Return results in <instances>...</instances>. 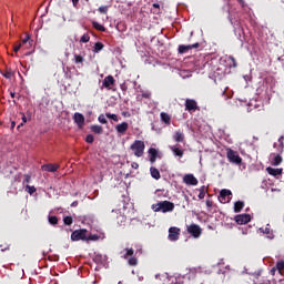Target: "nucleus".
<instances>
[{
	"instance_id": "obj_58",
	"label": "nucleus",
	"mask_w": 284,
	"mask_h": 284,
	"mask_svg": "<svg viewBox=\"0 0 284 284\" xmlns=\"http://www.w3.org/2000/svg\"><path fill=\"white\" fill-rule=\"evenodd\" d=\"M240 3H241V6H244V1L243 0H237Z\"/></svg>"
},
{
	"instance_id": "obj_56",
	"label": "nucleus",
	"mask_w": 284,
	"mask_h": 284,
	"mask_svg": "<svg viewBox=\"0 0 284 284\" xmlns=\"http://www.w3.org/2000/svg\"><path fill=\"white\" fill-rule=\"evenodd\" d=\"M23 125H26L23 122H21L18 126L17 130H21V128H23Z\"/></svg>"
},
{
	"instance_id": "obj_39",
	"label": "nucleus",
	"mask_w": 284,
	"mask_h": 284,
	"mask_svg": "<svg viewBox=\"0 0 284 284\" xmlns=\"http://www.w3.org/2000/svg\"><path fill=\"white\" fill-rule=\"evenodd\" d=\"M106 119H112V121H119V116L116 114L106 113Z\"/></svg>"
},
{
	"instance_id": "obj_23",
	"label": "nucleus",
	"mask_w": 284,
	"mask_h": 284,
	"mask_svg": "<svg viewBox=\"0 0 284 284\" xmlns=\"http://www.w3.org/2000/svg\"><path fill=\"white\" fill-rule=\"evenodd\" d=\"M150 174L152 176V179H155V181H159V179H161V172L159 171V169L151 166L150 168Z\"/></svg>"
},
{
	"instance_id": "obj_14",
	"label": "nucleus",
	"mask_w": 284,
	"mask_h": 284,
	"mask_svg": "<svg viewBox=\"0 0 284 284\" xmlns=\"http://www.w3.org/2000/svg\"><path fill=\"white\" fill-rule=\"evenodd\" d=\"M183 182L185 185H199V180L192 173L185 174Z\"/></svg>"
},
{
	"instance_id": "obj_48",
	"label": "nucleus",
	"mask_w": 284,
	"mask_h": 284,
	"mask_svg": "<svg viewBox=\"0 0 284 284\" xmlns=\"http://www.w3.org/2000/svg\"><path fill=\"white\" fill-rule=\"evenodd\" d=\"M0 247H1V252H6L10 250V244H8L6 247H3V245H0Z\"/></svg>"
},
{
	"instance_id": "obj_57",
	"label": "nucleus",
	"mask_w": 284,
	"mask_h": 284,
	"mask_svg": "<svg viewBox=\"0 0 284 284\" xmlns=\"http://www.w3.org/2000/svg\"><path fill=\"white\" fill-rule=\"evenodd\" d=\"M153 8H161V6L159 3H153Z\"/></svg>"
},
{
	"instance_id": "obj_19",
	"label": "nucleus",
	"mask_w": 284,
	"mask_h": 284,
	"mask_svg": "<svg viewBox=\"0 0 284 284\" xmlns=\"http://www.w3.org/2000/svg\"><path fill=\"white\" fill-rule=\"evenodd\" d=\"M129 128H130V124H128V122H122L115 126V130L119 134H125Z\"/></svg>"
},
{
	"instance_id": "obj_2",
	"label": "nucleus",
	"mask_w": 284,
	"mask_h": 284,
	"mask_svg": "<svg viewBox=\"0 0 284 284\" xmlns=\"http://www.w3.org/2000/svg\"><path fill=\"white\" fill-rule=\"evenodd\" d=\"M130 150H132L134 156L141 159V156L145 154V142H143L142 140H135L131 144Z\"/></svg>"
},
{
	"instance_id": "obj_50",
	"label": "nucleus",
	"mask_w": 284,
	"mask_h": 284,
	"mask_svg": "<svg viewBox=\"0 0 284 284\" xmlns=\"http://www.w3.org/2000/svg\"><path fill=\"white\" fill-rule=\"evenodd\" d=\"M151 94L150 93H142L143 99H150Z\"/></svg>"
},
{
	"instance_id": "obj_46",
	"label": "nucleus",
	"mask_w": 284,
	"mask_h": 284,
	"mask_svg": "<svg viewBox=\"0 0 284 284\" xmlns=\"http://www.w3.org/2000/svg\"><path fill=\"white\" fill-rule=\"evenodd\" d=\"M214 202L212 200H206V207H212Z\"/></svg>"
},
{
	"instance_id": "obj_15",
	"label": "nucleus",
	"mask_w": 284,
	"mask_h": 284,
	"mask_svg": "<svg viewBox=\"0 0 284 284\" xmlns=\"http://www.w3.org/2000/svg\"><path fill=\"white\" fill-rule=\"evenodd\" d=\"M114 83H116V80H114V77L108 75L104 78L102 85L106 90H112V85H114Z\"/></svg>"
},
{
	"instance_id": "obj_26",
	"label": "nucleus",
	"mask_w": 284,
	"mask_h": 284,
	"mask_svg": "<svg viewBox=\"0 0 284 284\" xmlns=\"http://www.w3.org/2000/svg\"><path fill=\"white\" fill-rule=\"evenodd\" d=\"M243 207H245V202L237 201V202L234 203V212L236 214H239V212H241V210H243Z\"/></svg>"
},
{
	"instance_id": "obj_1",
	"label": "nucleus",
	"mask_w": 284,
	"mask_h": 284,
	"mask_svg": "<svg viewBox=\"0 0 284 284\" xmlns=\"http://www.w3.org/2000/svg\"><path fill=\"white\" fill-rule=\"evenodd\" d=\"M151 207L153 212H163V214H166V212H174V203L168 200L152 204Z\"/></svg>"
},
{
	"instance_id": "obj_9",
	"label": "nucleus",
	"mask_w": 284,
	"mask_h": 284,
	"mask_svg": "<svg viewBox=\"0 0 284 284\" xmlns=\"http://www.w3.org/2000/svg\"><path fill=\"white\" fill-rule=\"evenodd\" d=\"M181 236V229L176 226H171L169 229V241H179Z\"/></svg>"
},
{
	"instance_id": "obj_5",
	"label": "nucleus",
	"mask_w": 284,
	"mask_h": 284,
	"mask_svg": "<svg viewBox=\"0 0 284 284\" xmlns=\"http://www.w3.org/2000/svg\"><path fill=\"white\" fill-rule=\"evenodd\" d=\"M71 241H88V231L85 229L75 230L71 233Z\"/></svg>"
},
{
	"instance_id": "obj_45",
	"label": "nucleus",
	"mask_w": 284,
	"mask_h": 284,
	"mask_svg": "<svg viewBox=\"0 0 284 284\" xmlns=\"http://www.w3.org/2000/svg\"><path fill=\"white\" fill-rule=\"evenodd\" d=\"M21 48H22L21 43L16 44L13 47V52H16V53L19 52L21 50Z\"/></svg>"
},
{
	"instance_id": "obj_37",
	"label": "nucleus",
	"mask_w": 284,
	"mask_h": 284,
	"mask_svg": "<svg viewBox=\"0 0 284 284\" xmlns=\"http://www.w3.org/2000/svg\"><path fill=\"white\" fill-rule=\"evenodd\" d=\"M197 196L200 200L205 199V186L204 185L200 187V193Z\"/></svg>"
},
{
	"instance_id": "obj_47",
	"label": "nucleus",
	"mask_w": 284,
	"mask_h": 284,
	"mask_svg": "<svg viewBox=\"0 0 284 284\" xmlns=\"http://www.w3.org/2000/svg\"><path fill=\"white\" fill-rule=\"evenodd\" d=\"M131 168H133V170H139V163L132 162Z\"/></svg>"
},
{
	"instance_id": "obj_18",
	"label": "nucleus",
	"mask_w": 284,
	"mask_h": 284,
	"mask_svg": "<svg viewBox=\"0 0 284 284\" xmlns=\"http://www.w3.org/2000/svg\"><path fill=\"white\" fill-rule=\"evenodd\" d=\"M173 141H175V143H183L185 141V134L183 131H175L173 134Z\"/></svg>"
},
{
	"instance_id": "obj_12",
	"label": "nucleus",
	"mask_w": 284,
	"mask_h": 284,
	"mask_svg": "<svg viewBox=\"0 0 284 284\" xmlns=\"http://www.w3.org/2000/svg\"><path fill=\"white\" fill-rule=\"evenodd\" d=\"M195 48H201V44L199 42L189 45L180 44L179 53L185 54V52H189V50H194Z\"/></svg>"
},
{
	"instance_id": "obj_22",
	"label": "nucleus",
	"mask_w": 284,
	"mask_h": 284,
	"mask_svg": "<svg viewBox=\"0 0 284 284\" xmlns=\"http://www.w3.org/2000/svg\"><path fill=\"white\" fill-rule=\"evenodd\" d=\"M171 152H173L174 156H179L180 159H183V150H181L179 146L176 145H172V146H169Z\"/></svg>"
},
{
	"instance_id": "obj_8",
	"label": "nucleus",
	"mask_w": 284,
	"mask_h": 284,
	"mask_svg": "<svg viewBox=\"0 0 284 284\" xmlns=\"http://www.w3.org/2000/svg\"><path fill=\"white\" fill-rule=\"evenodd\" d=\"M232 191L227 190V189H223L220 192V196H219V201L220 203H230V201L232 200Z\"/></svg>"
},
{
	"instance_id": "obj_6",
	"label": "nucleus",
	"mask_w": 284,
	"mask_h": 284,
	"mask_svg": "<svg viewBox=\"0 0 284 284\" xmlns=\"http://www.w3.org/2000/svg\"><path fill=\"white\" fill-rule=\"evenodd\" d=\"M184 108L186 112H190V114H193V112L201 110V108L199 106V102H196V100L194 99H186L184 102Z\"/></svg>"
},
{
	"instance_id": "obj_3",
	"label": "nucleus",
	"mask_w": 284,
	"mask_h": 284,
	"mask_svg": "<svg viewBox=\"0 0 284 284\" xmlns=\"http://www.w3.org/2000/svg\"><path fill=\"white\" fill-rule=\"evenodd\" d=\"M226 158L230 163H234L235 165H241V163H243V159L241 158V155H239V153L232 149H227Z\"/></svg>"
},
{
	"instance_id": "obj_55",
	"label": "nucleus",
	"mask_w": 284,
	"mask_h": 284,
	"mask_svg": "<svg viewBox=\"0 0 284 284\" xmlns=\"http://www.w3.org/2000/svg\"><path fill=\"white\" fill-rule=\"evenodd\" d=\"M16 125H17V122L12 121L11 122V130H14Z\"/></svg>"
},
{
	"instance_id": "obj_13",
	"label": "nucleus",
	"mask_w": 284,
	"mask_h": 284,
	"mask_svg": "<svg viewBox=\"0 0 284 284\" xmlns=\"http://www.w3.org/2000/svg\"><path fill=\"white\" fill-rule=\"evenodd\" d=\"M148 152H149V161L151 164L156 163V160L161 159V155H159V150L154 148H150Z\"/></svg>"
},
{
	"instance_id": "obj_44",
	"label": "nucleus",
	"mask_w": 284,
	"mask_h": 284,
	"mask_svg": "<svg viewBox=\"0 0 284 284\" xmlns=\"http://www.w3.org/2000/svg\"><path fill=\"white\" fill-rule=\"evenodd\" d=\"M30 181H32V176L30 174H24L23 183H30Z\"/></svg>"
},
{
	"instance_id": "obj_49",
	"label": "nucleus",
	"mask_w": 284,
	"mask_h": 284,
	"mask_svg": "<svg viewBox=\"0 0 284 284\" xmlns=\"http://www.w3.org/2000/svg\"><path fill=\"white\" fill-rule=\"evenodd\" d=\"M22 114V123H28V118H26V114L21 113Z\"/></svg>"
},
{
	"instance_id": "obj_40",
	"label": "nucleus",
	"mask_w": 284,
	"mask_h": 284,
	"mask_svg": "<svg viewBox=\"0 0 284 284\" xmlns=\"http://www.w3.org/2000/svg\"><path fill=\"white\" fill-rule=\"evenodd\" d=\"M101 14H108V6H102L98 9Z\"/></svg>"
},
{
	"instance_id": "obj_35",
	"label": "nucleus",
	"mask_w": 284,
	"mask_h": 284,
	"mask_svg": "<svg viewBox=\"0 0 284 284\" xmlns=\"http://www.w3.org/2000/svg\"><path fill=\"white\" fill-rule=\"evenodd\" d=\"M276 270H277V272H280V274L283 272V270H284V261H278L277 263H276Z\"/></svg>"
},
{
	"instance_id": "obj_31",
	"label": "nucleus",
	"mask_w": 284,
	"mask_h": 284,
	"mask_svg": "<svg viewBox=\"0 0 284 284\" xmlns=\"http://www.w3.org/2000/svg\"><path fill=\"white\" fill-rule=\"evenodd\" d=\"M229 68H237L239 64L236 63V59L232 55L229 57Z\"/></svg>"
},
{
	"instance_id": "obj_36",
	"label": "nucleus",
	"mask_w": 284,
	"mask_h": 284,
	"mask_svg": "<svg viewBox=\"0 0 284 284\" xmlns=\"http://www.w3.org/2000/svg\"><path fill=\"white\" fill-rule=\"evenodd\" d=\"M26 192H28V194H34V192H37V187L30 186L29 184H27Z\"/></svg>"
},
{
	"instance_id": "obj_4",
	"label": "nucleus",
	"mask_w": 284,
	"mask_h": 284,
	"mask_svg": "<svg viewBox=\"0 0 284 284\" xmlns=\"http://www.w3.org/2000/svg\"><path fill=\"white\" fill-rule=\"evenodd\" d=\"M125 254L123 258L128 261V264L131 265V267H136L139 265V260L134 257V248H125Z\"/></svg>"
},
{
	"instance_id": "obj_53",
	"label": "nucleus",
	"mask_w": 284,
	"mask_h": 284,
	"mask_svg": "<svg viewBox=\"0 0 284 284\" xmlns=\"http://www.w3.org/2000/svg\"><path fill=\"white\" fill-rule=\"evenodd\" d=\"M276 271H277V268H276V266H274V267L271 270V274L274 276V274H276Z\"/></svg>"
},
{
	"instance_id": "obj_41",
	"label": "nucleus",
	"mask_w": 284,
	"mask_h": 284,
	"mask_svg": "<svg viewBox=\"0 0 284 284\" xmlns=\"http://www.w3.org/2000/svg\"><path fill=\"white\" fill-rule=\"evenodd\" d=\"M98 121H99V123H103V124L108 123V120L105 119V115H103V114L99 115Z\"/></svg>"
},
{
	"instance_id": "obj_11",
	"label": "nucleus",
	"mask_w": 284,
	"mask_h": 284,
	"mask_svg": "<svg viewBox=\"0 0 284 284\" xmlns=\"http://www.w3.org/2000/svg\"><path fill=\"white\" fill-rule=\"evenodd\" d=\"M261 234H265L268 241H274V230L270 224H266V227H260Z\"/></svg>"
},
{
	"instance_id": "obj_7",
	"label": "nucleus",
	"mask_w": 284,
	"mask_h": 284,
	"mask_svg": "<svg viewBox=\"0 0 284 284\" xmlns=\"http://www.w3.org/2000/svg\"><path fill=\"white\" fill-rule=\"evenodd\" d=\"M186 232L193 236V239H200L201 234H203V230L199 224H191L187 226Z\"/></svg>"
},
{
	"instance_id": "obj_42",
	"label": "nucleus",
	"mask_w": 284,
	"mask_h": 284,
	"mask_svg": "<svg viewBox=\"0 0 284 284\" xmlns=\"http://www.w3.org/2000/svg\"><path fill=\"white\" fill-rule=\"evenodd\" d=\"M87 241H99V235H87Z\"/></svg>"
},
{
	"instance_id": "obj_51",
	"label": "nucleus",
	"mask_w": 284,
	"mask_h": 284,
	"mask_svg": "<svg viewBox=\"0 0 284 284\" xmlns=\"http://www.w3.org/2000/svg\"><path fill=\"white\" fill-rule=\"evenodd\" d=\"M283 141H284V136L282 135V136H280V139H278V143H280V145L283 148Z\"/></svg>"
},
{
	"instance_id": "obj_43",
	"label": "nucleus",
	"mask_w": 284,
	"mask_h": 284,
	"mask_svg": "<svg viewBox=\"0 0 284 284\" xmlns=\"http://www.w3.org/2000/svg\"><path fill=\"white\" fill-rule=\"evenodd\" d=\"M85 141L88 143H94V135H92V134L87 135Z\"/></svg>"
},
{
	"instance_id": "obj_32",
	"label": "nucleus",
	"mask_w": 284,
	"mask_h": 284,
	"mask_svg": "<svg viewBox=\"0 0 284 284\" xmlns=\"http://www.w3.org/2000/svg\"><path fill=\"white\" fill-rule=\"evenodd\" d=\"M105 45L102 42H95L93 52H101Z\"/></svg>"
},
{
	"instance_id": "obj_21",
	"label": "nucleus",
	"mask_w": 284,
	"mask_h": 284,
	"mask_svg": "<svg viewBox=\"0 0 284 284\" xmlns=\"http://www.w3.org/2000/svg\"><path fill=\"white\" fill-rule=\"evenodd\" d=\"M160 119L162 123H165V125H170L172 123V116H170V114H168L166 112H161Z\"/></svg>"
},
{
	"instance_id": "obj_20",
	"label": "nucleus",
	"mask_w": 284,
	"mask_h": 284,
	"mask_svg": "<svg viewBox=\"0 0 284 284\" xmlns=\"http://www.w3.org/2000/svg\"><path fill=\"white\" fill-rule=\"evenodd\" d=\"M266 172L271 175V176H281V174H283V169H274L272 166H268L266 169Z\"/></svg>"
},
{
	"instance_id": "obj_24",
	"label": "nucleus",
	"mask_w": 284,
	"mask_h": 284,
	"mask_svg": "<svg viewBox=\"0 0 284 284\" xmlns=\"http://www.w3.org/2000/svg\"><path fill=\"white\" fill-rule=\"evenodd\" d=\"M32 43H33V41L30 40V34H27L26 38L22 39V43H20V44H21L22 48L23 47L31 48Z\"/></svg>"
},
{
	"instance_id": "obj_54",
	"label": "nucleus",
	"mask_w": 284,
	"mask_h": 284,
	"mask_svg": "<svg viewBox=\"0 0 284 284\" xmlns=\"http://www.w3.org/2000/svg\"><path fill=\"white\" fill-rule=\"evenodd\" d=\"M72 3L74 6V8H77V6H79V0H72Z\"/></svg>"
},
{
	"instance_id": "obj_33",
	"label": "nucleus",
	"mask_w": 284,
	"mask_h": 284,
	"mask_svg": "<svg viewBox=\"0 0 284 284\" xmlns=\"http://www.w3.org/2000/svg\"><path fill=\"white\" fill-rule=\"evenodd\" d=\"M63 223L64 225H72V223H74V220L72 219V216L68 215L63 217Z\"/></svg>"
},
{
	"instance_id": "obj_59",
	"label": "nucleus",
	"mask_w": 284,
	"mask_h": 284,
	"mask_svg": "<svg viewBox=\"0 0 284 284\" xmlns=\"http://www.w3.org/2000/svg\"><path fill=\"white\" fill-rule=\"evenodd\" d=\"M10 95H11L12 99H14L16 93L11 92Z\"/></svg>"
},
{
	"instance_id": "obj_30",
	"label": "nucleus",
	"mask_w": 284,
	"mask_h": 284,
	"mask_svg": "<svg viewBox=\"0 0 284 284\" xmlns=\"http://www.w3.org/2000/svg\"><path fill=\"white\" fill-rule=\"evenodd\" d=\"M48 220L50 225H59V217L57 215H49Z\"/></svg>"
},
{
	"instance_id": "obj_34",
	"label": "nucleus",
	"mask_w": 284,
	"mask_h": 284,
	"mask_svg": "<svg viewBox=\"0 0 284 284\" xmlns=\"http://www.w3.org/2000/svg\"><path fill=\"white\" fill-rule=\"evenodd\" d=\"M90 42V34L84 33L81 38H80V43H88Z\"/></svg>"
},
{
	"instance_id": "obj_29",
	"label": "nucleus",
	"mask_w": 284,
	"mask_h": 284,
	"mask_svg": "<svg viewBox=\"0 0 284 284\" xmlns=\"http://www.w3.org/2000/svg\"><path fill=\"white\" fill-rule=\"evenodd\" d=\"M283 163V156L281 154H277L273 158L272 165H281Z\"/></svg>"
},
{
	"instance_id": "obj_25",
	"label": "nucleus",
	"mask_w": 284,
	"mask_h": 284,
	"mask_svg": "<svg viewBox=\"0 0 284 284\" xmlns=\"http://www.w3.org/2000/svg\"><path fill=\"white\" fill-rule=\"evenodd\" d=\"M2 77L4 79H12L14 77V71H12L10 68H7L4 71H1Z\"/></svg>"
},
{
	"instance_id": "obj_17",
	"label": "nucleus",
	"mask_w": 284,
	"mask_h": 284,
	"mask_svg": "<svg viewBox=\"0 0 284 284\" xmlns=\"http://www.w3.org/2000/svg\"><path fill=\"white\" fill-rule=\"evenodd\" d=\"M59 168H61V165L50 163V164L42 165L41 170L43 172H57V170H59Z\"/></svg>"
},
{
	"instance_id": "obj_16",
	"label": "nucleus",
	"mask_w": 284,
	"mask_h": 284,
	"mask_svg": "<svg viewBox=\"0 0 284 284\" xmlns=\"http://www.w3.org/2000/svg\"><path fill=\"white\" fill-rule=\"evenodd\" d=\"M73 120L79 128H83V125H85V116H83L82 113H79V112L74 113Z\"/></svg>"
},
{
	"instance_id": "obj_38",
	"label": "nucleus",
	"mask_w": 284,
	"mask_h": 284,
	"mask_svg": "<svg viewBox=\"0 0 284 284\" xmlns=\"http://www.w3.org/2000/svg\"><path fill=\"white\" fill-rule=\"evenodd\" d=\"M74 61L75 63H83V55L74 54Z\"/></svg>"
},
{
	"instance_id": "obj_27",
	"label": "nucleus",
	"mask_w": 284,
	"mask_h": 284,
	"mask_svg": "<svg viewBox=\"0 0 284 284\" xmlns=\"http://www.w3.org/2000/svg\"><path fill=\"white\" fill-rule=\"evenodd\" d=\"M91 131L94 134H103V126L98 125V124L91 125Z\"/></svg>"
},
{
	"instance_id": "obj_52",
	"label": "nucleus",
	"mask_w": 284,
	"mask_h": 284,
	"mask_svg": "<svg viewBox=\"0 0 284 284\" xmlns=\"http://www.w3.org/2000/svg\"><path fill=\"white\" fill-rule=\"evenodd\" d=\"M79 205V201H74L71 203V207H77Z\"/></svg>"
},
{
	"instance_id": "obj_28",
	"label": "nucleus",
	"mask_w": 284,
	"mask_h": 284,
	"mask_svg": "<svg viewBox=\"0 0 284 284\" xmlns=\"http://www.w3.org/2000/svg\"><path fill=\"white\" fill-rule=\"evenodd\" d=\"M92 26L95 30H98L99 32H105V27H103L101 23L93 21Z\"/></svg>"
},
{
	"instance_id": "obj_10",
	"label": "nucleus",
	"mask_w": 284,
	"mask_h": 284,
	"mask_svg": "<svg viewBox=\"0 0 284 284\" xmlns=\"http://www.w3.org/2000/svg\"><path fill=\"white\" fill-rule=\"evenodd\" d=\"M252 221V216L250 214H239L235 216V222L237 225H247Z\"/></svg>"
}]
</instances>
